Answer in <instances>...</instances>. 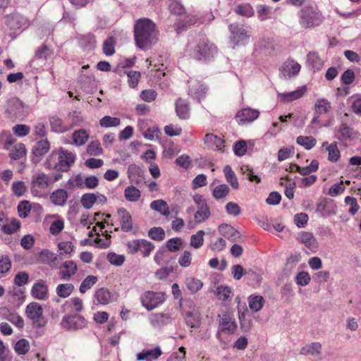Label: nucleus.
Returning <instances> with one entry per match:
<instances>
[{"instance_id":"2","label":"nucleus","mask_w":361,"mask_h":361,"mask_svg":"<svg viewBox=\"0 0 361 361\" xmlns=\"http://www.w3.org/2000/svg\"><path fill=\"white\" fill-rule=\"evenodd\" d=\"M134 37L136 45L146 50L156 44L159 38V30L156 24L149 18L138 19L134 26Z\"/></svg>"},{"instance_id":"26","label":"nucleus","mask_w":361,"mask_h":361,"mask_svg":"<svg viewBox=\"0 0 361 361\" xmlns=\"http://www.w3.org/2000/svg\"><path fill=\"white\" fill-rule=\"evenodd\" d=\"M298 240L303 243L308 249L314 250L317 248V242L312 233L302 232L298 237Z\"/></svg>"},{"instance_id":"37","label":"nucleus","mask_w":361,"mask_h":361,"mask_svg":"<svg viewBox=\"0 0 361 361\" xmlns=\"http://www.w3.org/2000/svg\"><path fill=\"white\" fill-rule=\"evenodd\" d=\"M152 209L155 210L165 216H168L170 214V210L167 203L163 200H154L150 204Z\"/></svg>"},{"instance_id":"19","label":"nucleus","mask_w":361,"mask_h":361,"mask_svg":"<svg viewBox=\"0 0 361 361\" xmlns=\"http://www.w3.org/2000/svg\"><path fill=\"white\" fill-rule=\"evenodd\" d=\"M204 140L207 147L213 150L223 151L225 147L224 140L221 137L212 133H207L204 136Z\"/></svg>"},{"instance_id":"30","label":"nucleus","mask_w":361,"mask_h":361,"mask_svg":"<svg viewBox=\"0 0 361 361\" xmlns=\"http://www.w3.org/2000/svg\"><path fill=\"white\" fill-rule=\"evenodd\" d=\"M307 63L313 71H319L323 66V61L317 52H310L308 54Z\"/></svg>"},{"instance_id":"28","label":"nucleus","mask_w":361,"mask_h":361,"mask_svg":"<svg viewBox=\"0 0 361 361\" xmlns=\"http://www.w3.org/2000/svg\"><path fill=\"white\" fill-rule=\"evenodd\" d=\"M68 199V192L64 189H58L50 195L51 203L57 206L63 205Z\"/></svg>"},{"instance_id":"40","label":"nucleus","mask_w":361,"mask_h":361,"mask_svg":"<svg viewBox=\"0 0 361 361\" xmlns=\"http://www.w3.org/2000/svg\"><path fill=\"white\" fill-rule=\"evenodd\" d=\"M3 311H5L7 312V314L6 315L5 318L11 322L13 324H14L16 327L21 329L24 327V321L23 319L16 314V312H11L8 311L7 309H4Z\"/></svg>"},{"instance_id":"39","label":"nucleus","mask_w":361,"mask_h":361,"mask_svg":"<svg viewBox=\"0 0 361 361\" xmlns=\"http://www.w3.org/2000/svg\"><path fill=\"white\" fill-rule=\"evenodd\" d=\"M126 199L129 202H137L141 197V192L135 186H128L124 191Z\"/></svg>"},{"instance_id":"33","label":"nucleus","mask_w":361,"mask_h":361,"mask_svg":"<svg viewBox=\"0 0 361 361\" xmlns=\"http://www.w3.org/2000/svg\"><path fill=\"white\" fill-rule=\"evenodd\" d=\"M224 173L226 180L228 183L233 189L238 190L239 188V183L235 172L229 165H226L224 168Z\"/></svg>"},{"instance_id":"8","label":"nucleus","mask_w":361,"mask_h":361,"mask_svg":"<svg viewBox=\"0 0 361 361\" xmlns=\"http://www.w3.org/2000/svg\"><path fill=\"white\" fill-rule=\"evenodd\" d=\"M193 200L197 204V211L195 213L194 219L197 224H201L209 218L211 215L210 209L206 200L202 195H195Z\"/></svg>"},{"instance_id":"52","label":"nucleus","mask_w":361,"mask_h":361,"mask_svg":"<svg viewBox=\"0 0 361 361\" xmlns=\"http://www.w3.org/2000/svg\"><path fill=\"white\" fill-rule=\"evenodd\" d=\"M185 285L192 293H195L202 288L203 283L197 279L190 277L186 279Z\"/></svg>"},{"instance_id":"23","label":"nucleus","mask_w":361,"mask_h":361,"mask_svg":"<svg viewBox=\"0 0 361 361\" xmlns=\"http://www.w3.org/2000/svg\"><path fill=\"white\" fill-rule=\"evenodd\" d=\"M300 65L293 61H286L282 66V72L285 76L293 77L296 75L300 71Z\"/></svg>"},{"instance_id":"64","label":"nucleus","mask_w":361,"mask_h":361,"mask_svg":"<svg viewBox=\"0 0 361 361\" xmlns=\"http://www.w3.org/2000/svg\"><path fill=\"white\" fill-rule=\"evenodd\" d=\"M13 133L18 137L27 135L30 132V126L25 124H17L13 127Z\"/></svg>"},{"instance_id":"12","label":"nucleus","mask_w":361,"mask_h":361,"mask_svg":"<svg viewBox=\"0 0 361 361\" xmlns=\"http://www.w3.org/2000/svg\"><path fill=\"white\" fill-rule=\"evenodd\" d=\"M51 131L56 133H63L73 128L72 123H67L58 116H52L49 118Z\"/></svg>"},{"instance_id":"22","label":"nucleus","mask_w":361,"mask_h":361,"mask_svg":"<svg viewBox=\"0 0 361 361\" xmlns=\"http://www.w3.org/2000/svg\"><path fill=\"white\" fill-rule=\"evenodd\" d=\"M59 275L62 279L68 280L73 276L77 269V265L73 261H66L61 267Z\"/></svg>"},{"instance_id":"15","label":"nucleus","mask_w":361,"mask_h":361,"mask_svg":"<svg viewBox=\"0 0 361 361\" xmlns=\"http://www.w3.org/2000/svg\"><path fill=\"white\" fill-rule=\"evenodd\" d=\"M48 286L46 281L39 279L35 283L31 289V295L34 298L44 300L48 298Z\"/></svg>"},{"instance_id":"43","label":"nucleus","mask_w":361,"mask_h":361,"mask_svg":"<svg viewBox=\"0 0 361 361\" xmlns=\"http://www.w3.org/2000/svg\"><path fill=\"white\" fill-rule=\"evenodd\" d=\"M95 298L99 304L106 305L111 300V294L108 289L100 288L96 291Z\"/></svg>"},{"instance_id":"49","label":"nucleus","mask_w":361,"mask_h":361,"mask_svg":"<svg viewBox=\"0 0 361 361\" xmlns=\"http://www.w3.org/2000/svg\"><path fill=\"white\" fill-rule=\"evenodd\" d=\"M183 244V241L180 238H172L166 242L167 250L172 252L178 251Z\"/></svg>"},{"instance_id":"63","label":"nucleus","mask_w":361,"mask_h":361,"mask_svg":"<svg viewBox=\"0 0 361 361\" xmlns=\"http://www.w3.org/2000/svg\"><path fill=\"white\" fill-rule=\"evenodd\" d=\"M154 249V245L152 243L147 240L141 239L140 251L142 254L143 257H148Z\"/></svg>"},{"instance_id":"62","label":"nucleus","mask_w":361,"mask_h":361,"mask_svg":"<svg viewBox=\"0 0 361 361\" xmlns=\"http://www.w3.org/2000/svg\"><path fill=\"white\" fill-rule=\"evenodd\" d=\"M30 350V345L27 340L20 339L15 345V350L19 355H25Z\"/></svg>"},{"instance_id":"42","label":"nucleus","mask_w":361,"mask_h":361,"mask_svg":"<svg viewBox=\"0 0 361 361\" xmlns=\"http://www.w3.org/2000/svg\"><path fill=\"white\" fill-rule=\"evenodd\" d=\"M331 109V103L326 99H319L314 104L315 112L319 115L327 113Z\"/></svg>"},{"instance_id":"3","label":"nucleus","mask_w":361,"mask_h":361,"mask_svg":"<svg viewBox=\"0 0 361 361\" xmlns=\"http://www.w3.org/2000/svg\"><path fill=\"white\" fill-rule=\"evenodd\" d=\"M298 23L302 29H314L319 27L324 21L322 12L316 6L308 5L298 12Z\"/></svg>"},{"instance_id":"47","label":"nucleus","mask_w":361,"mask_h":361,"mask_svg":"<svg viewBox=\"0 0 361 361\" xmlns=\"http://www.w3.org/2000/svg\"><path fill=\"white\" fill-rule=\"evenodd\" d=\"M231 288L228 286L221 285L216 288V295L218 298L221 300H229L231 299Z\"/></svg>"},{"instance_id":"29","label":"nucleus","mask_w":361,"mask_h":361,"mask_svg":"<svg viewBox=\"0 0 361 361\" xmlns=\"http://www.w3.org/2000/svg\"><path fill=\"white\" fill-rule=\"evenodd\" d=\"M300 354L304 355L319 356L322 354V344L314 342L303 346L300 350Z\"/></svg>"},{"instance_id":"20","label":"nucleus","mask_w":361,"mask_h":361,"mask_svg":"<svg viewBox=\"0 0 361 361\" xmlns=\"http://www.w3.org/2000/svg\"><path fill=\"white\" fill-rule=\"evenodd\" d=\"M307 90L306 86H302L295 91L288 93H279V98L284 103H290L294 100L301 98Z\"/></svg>"},{"instance_id":"16","label":"nucleus","mask_w":361,"mask_h":361,"mask_svg":"<svg viewBox=\"0 0 361 361\" xmlns=\"http://www.w3.org/2000/svg\"><path fill=\"white\" fill-rule=\"evenodd\" d=\"M116 215L121 229L124 232L131 231L133 230V219L130 214L125 208H120L117 210Z\"/></svg>"},{"instance_id":"61","label":"nucleus","mask_w":361,"mask_h":361,"mask_svg":"<svg viewBox=\"0 0 361 361\" xmlns=\"http://www.w3.org/2000/svg\"><path fill=\"white\" fill-rule=\"evenodd\" d=\"M102 152L101 144L97 140L91 142L87 147V152L91 156L99 155Z\"/></svg>"},{"instance_id":"41","label":"nucleus","mask_w":361,"mask_h":361,"mask_svg":"<svg viewBox=\"0 0 361 361\" xmlns=\"http://www.w3.org/2000/svg\"><path fill=\"white\" fill-rule=\"evenodd\" d=\"M89 138V134L84 129L75 130L73 133V143L75 145L80 146L85 144Z\"/></svg>"},{"instance_id":"45","label":"nucleus","mask_w":361,"mask_h":361,"mask_svg":"<svg viewBox=\"0 0 361 361\" xmlns=\"http://www.w3.org/2000/svg\"><path fill=\"white\" fill-rule=\"evenodd\" d=\"M296 142L307 150L313 148L317 144L316 139L312 136H298Z\"/></svg>"},{"instance_id":"4","label":"nucleus","mask_w":361,"mask_h":361,"mask_svg":"<svg viewBox=\"0 0 361 361\" xmlns=\"http://www.w3.org/2000/svg\"><path fill=\"white\" fill-rule=\"evenodd\" d=\"M61 175L48 176L44 173H37L32 178L31 191L35 195H41L42 192L54 182L59 180Z\"/></svg>"},{"instance_id":"38","label":"nucleus","mask_w":361,"mask_h":361,"mask_svg":"<svg viewBox=\"0 0 361 361\" xmlns=\"http://www.w3.org/2000/svg\"><path fill=\"white\" fill-rule=\"evenodd\" d=\"M219 231L228 239L232 240H235L240 237V233L236 231L233 226L228 224H221L219 226Z\"/></svg>"},{"instance_id":"51","label":"nucleus","mask_w":361,"mask_h":361,"mask_svg":"<svg viewBox=\"0 0 361 361\" xmlns=\"http://www.w3.org/2000/svg\"><path fill=\"white\" fill-rule=\"evenodd\" d=\"M204 231L202 230L198 231L195 234L192 235L190 237V246L198 249L203 245L204 243Z\"/></svg>"},{"instance_id":"13","label":"nucleus","mask_w":361,"mask_h":361,"mask_svg":"<svg viewBox=\"0 0 361 361\" xmlns=\"http://www.w3.org/2000/svg\"><path fill=\"white\" fill-rule=\"evenodd\" d=\"M75 156L68 151H60L59 160L57 162L56 171H68L75 161Z\"/></svg>"},{"instance_id":"14","label":"nucleus","mask_w":361,"mask_h":361,"mask_svg":"<svg viewBox=\"0 0 361 361\" xmlns=\"http://www.w3.org/2000/svg\"><path fill=\"white\" fill-rule=\"evenodd\" d=\"M228 27L231 32V37L235 41L236 44H245L246 43L250 35L245 28L237 24H230Z\"/></svg>"},{"instance_id":"34","label":"nucleus","mask_w":361,"mask_h":361,"mask_svg":"<svg viewBox=\"0 0 361 361\" xmlns=\"http://www.w3.org/2000/svg\"><path fill=\"white\" fill-rule=\"evenodd\" d=\"M50 149V143L47 140H42L33 146L32 152L36 157L45 154Z\"/></svg>"},{"instance_id":"31","label":"nucleus","mask_w":361,"mask_h":361,"mask_svg":"<svg viewBox=\"0 0 361 361\" xmlns=\"http://www.w3.org/2000/svg\"><path fill=\"white\" fill-rule=\"evenodd\" d=\"M186 324L191 328H198L200 326L201 317L197 311L188 312L185 315Z\"/></svg>"},{"instance_id":"11","label":"nucleus","mask_w":361,"mask_h":361,"mask_svg":"<svg viewBox=\"0 0 361 361\" xmlns=\"http://www.w3.org/2000/svg\"><path fill=\"white\" fill-rule=\"evenodd\" d=\"M219 325L221 331L229 334H233L237 329V324L228 312H223L219 314Z\"/></svg>"},{"instance_id":"17","label":"nucleus","mask_w":361,"mask_h":361,"mask_svg":"<svg viewBox=\"0 0 361 361\" xmlns=\"http://www.w3.org/2000/svg\"><path fill=\"white\" fill-rule=\"evenodd\" d=\"M259 112L258 110L244 108L237 113L235 118L239 123H245L246 122H252L259 117Z\"/></svg>"},{"instance_id":"50","label":"nucleus","mask_w":361,"mask_h":361,"mask_svg":"<svg viewBox=\"0 0 361 361\" xmlns=\"http://www.w3.org/2000/svg\"><path fill=\"white\" fill-rule=\"evenodd\" d=\"M98 281L95 276H87L81 283L79 290L81 293H85L87 290L90 289Z\"/></svg>"},{"instance_id":"57","label":"nucleus","mask_w":361,"mask_h":361,"mask_svg":"<svg viewBox=\"0 0 361 361\" xmlns=\"http://www.w3.org/2000/svg\"><path fill=\"white\" fill-rule=\"evenodd\" d=\"M80 44L87 49H92L95 47L96 39L94 35L88 34L84 35L80 39Z\"/></svg>"},{"instance_id":"36","label":"nucleus","mask_w":361,"mask_h":361,"mask_svg":"<svg viewBox=\"0 0 361 361\" xmlns=\"http://www.w3.org/2000/svg\"><path fill=\"white\" fill-rule=\"evenodd\" d=\"M351 135L352 129L346 123H342L335 130V137L341 141L349 140Z\"/></svg>"},{"instance_id":"32","label":"nucleus","mask_w":361,"mask_h":361,"mask_svg":"<svg viewBox=\"0 0 361 361\" xmlns=\"http://www.w3.org/2000/svg\"><path fill=\"white\" fill-rule=\"evenodd\" d=\"M16 141V139L10 131L3 130L0 133V148L9 149V147L13 145Z\"/></svg>"},{"instance_id":"6","label":"nucleus","mask_w":361,"mask_h":361,"mask_svg":"<svg viewBox=\"0 0 361 361\" xmlns=\"http://www.w3.org/2000/svg\"><path fill=\"white\" fill-rule=\"evenodd\" d=\"M26 316L32 322L33 326L42 328L46 326L47 320L43 315V308L36 302L28 304L25 309Z\"/></svg>"},{"instance_id":"59","label":"nucleus","mask_w":361,"mask_h":361,"mask_svg":"<svg viewBox=\"0 0 361 361\" xmlns=\"http://www.w3.org/2000/svg\"><path fill=\"white\" fill-rule=\"evenodd\" d=\"M97 201V196L94 193H86L82 196L81 204L85 209H90Z\"/></svg>"},{"instance_id":"27","label":"nucleus","mask_w":361,"mask_h":361,"mask_svg":"<svg viewBox=\"0 0 361 361\" xmlns=\"http://www.w3.org/2000/svg\"><path fill=\"white\" fill-rule=\"evenodd\" d=\"M9 157L13 160H18L25 156L27 150L23 143H17L9 147Z\"/></svg>"},{"instance_id":"46","label":"nucleus","mask_w":361,"mask_h":361,"mask_svg":"<svg viewBox=\"0 0 361 361\" xmlns=\"http://www.w3.org/2000/svg\"><path fill=\"white\" fill-rule=\"evenodd\" d=\"M230 192V188L226 184H220L216 186L212 190V196L216 200L226 197Z\"/></svg>"},{"instance_id":"56","label":"nucleus","mask_w":361,"mask_h":361,"mask_svg":"<svg viewBox=\"0 0 361 361\" xmlns=\"http://www.w3.org/2000/svg\"><path fill=\"white\" fill-rule=\"evenodd\" d=\"M20 228V222L13 219L9 224H4L2 226V231L6 234H13Z\"/></svg>"},{"instance_id":"35","label":"nucleus","mask_w":361,"mask_h":361,"mask_svg":"<svg viewBox=\"0 0 361 361\" xmlns=\"http://www.w3.org/2000/svg\"><path fill=\"white\" fill-rule=\"evenodd\" d=\"M265 300L261 295H251L248 298L249 307L253 312H257L260 311L264 305Z\"/></svg>"},{"instance_id":"48","label":"nucleus","mask_w":361,"mask_h":361,"mask_svg":"<svg viewBox=\"0 0 361 361\" xmlns=\"http://www.w3.org/2000/svg\"><path fill=\"white\" fill-rule=\"evenodd\" d=\"M121 123V120L116 117L105 116L99 120V125L102 128L116 127Z\"/></svg>"},{"instance_id":"21","label":"nucleus","mask_w":361,"mask_h":361,"mask_svg":"<svg viewBox=\"0 0 361 361\" xmlns=\"http://www.w3.org/2000/svg\"><path fill=\"white\" fill-rule=\"evenodd\" d=\"M162 354L161 348L157 346L154 349L144 350L137 354V360L139 361H153L157 360Z\"/></svg>"},{"instance_id":"24","label":"nucleus","mask_w":361,"mask_h":361,"mask_svg":"<svg viewBox=\"0 0 361 361\" xmlns=\"http://www.w3.org/2000/svg\"><path fill=\"white\" fill-rule=\"evenodd\" d=\"M326 147V150L328 152V160L331 162H336L341 158V152L338 148L337 143L336 142L329 144L328 142H324L322 144V147Z\"/></svg>"},{"instance_id":"1","label":"nucleus","mask_w":361,"mask_h":361,"mask_svg":"<svg viewBox=\"0 0 361 361\" xmlns=\"http://www.w3.org/2000/svg\"><path fill=\"white\" fill-rule=\"evenodd\" d=\"M185 51L190 58L205 61L214 57L217 54L218 49L205 35L198 34L188 40Z\"/></svg>"},{"instance_id":"7","label":"nucleus","mask_w":361,"mask_h":361,"mask_svg":"<svg viewBox=\"0 0 361 361\" xmlns=\"http://www.w3.org/2000/svg\"><path fill=\"white\" fill-rule=\"evenodd\" d=\"M166 298V295L163 292L147 290L141 295L140 301L142 306L150 311L163 304Z\"/></svg>"},{"instance_id":"60","label":"nucleus","mask_w":361,"mask_h":361,"mask_svg":"<svg viewBox=\"0 0 361 361\" xmlns=\"http://www.w3.org/2000/svg\"><path fill=\"white\" fill-rule=\"evenodd\" d=\"M127 76L129 86L132 88L136 87L141 77L140 72L130 71L128 72Z\"/></svg>"},{"instance_id":"10","label":"nucleus","mask_w":361,"mask_h":361,"mask_svg":"<svg viewBox=\"0 0 361 361\" xmlns=\"http://www.w3.org/2000/svg\"><path fill=\"white\" fill-rule=\"evenodd\" d=\"M188 94L199 101L206 94L207 87L202 82L195 78H190L188 82Z\"/></svg>"},{"instance_id":"18","label":"nucleus","mask_w":361,"mask_h":361,"mask_svg":"<svg viewBox=\"0 0 361 361\" xmlns=\"http://www.w3.org/2000/svg\"><path fill=\"white\" fill-rule=\"evenodd\" d=\"M37 261L39 263L48 264L53 269L57 268L59 264L56 255L48 250H43L39 252Z\"/></svg>"},{"instance_id":"53","label":"nucleus","mask_w":361,"mask_h":361,"mask_svg":"<svg viewBox=\"0 0 361 361\" xmlns=\"http://www.w3.org/2000/svg\"><path fill=\"white\" fill-rule=\"evenodd\" d=\"M148 236L156 241H161L165 238V231L161 227H153L148 231Z\"/></svg>"},{"instance_id":"54","label":"nucleus","mask_w":361,"mask_h":361,"mask_svg":"<svg viewBox=\"0 0 361 361\" xmlns=\"http://www.w3.org/2000/svg\"><path fill=\"white\" fill-rule=\"evenodd\" d=\"M74 286L71 283L59 284L56 288V293L59 297L67 298L73 292Z\"/></svg>"},{"instance_id":"58","label":"nucleus","mask_w":361,"mask_h":361,"mask_svg":"<svg viewBox=\"0 0 361 361\" xmlns=\"http://www.w3.org/2000/svg\"><path fill=\"white\" fill-rule=\"evenodd\" d=\"M31 204L29 201H21L18 205V213L20 217L26 218L31 211Z\"/></svg>"},{"instance_id":"5","label":"nucleus","mask_w":361,"mask_h":361,"mask_svg":"<svg viewBox=\"0 0 361 361\" xmlns=\"http://www.w3.org/2000/svg\"><path fill=\"white\" fill-rule=\"evenodd\" d=\"M5 114L13 121L23 120L27 115L26 106L18 98L13 97L5 105Z\"/></svg>"},{"instance_id":"9","label":"nucleus","mask_w":361,"mask_h":361,"mask_svg":"<svg viewBox=\"0 0 361 361\" xmlns=\"http://www.w3.org/2000/svg\"><path fill=\"white\" fill-rule=\"evenodd\" d=\"M87 324L85 319L79 314L65 315L61 322L63 329L67 330H78L84 328Z\"/></svg>"},{"instance_id":"44","label":"nucleus","mask_w":361,"mask_h":361,"mask_svg":"<svg viewBox=\"0 0 361 361\" xmlns=\"http://www.w3.org/2000/svg\"><path fill=\"white\" fill-rule=\"evenodd\" d=\"M128 173L129 178L135 183H138L142 176L141 169L135 164L129 166Z\"/></svg>"},{"instance_id":"55","label":"nucleus","mask_w":361,"mask_h":361,"mask_svg":"<svg viewBox=\"0 0 361 361\" xmlns=\"http://www.w3.org/2000/svg\"><path fill=\"white\" fill-rule=\"evenodd\" d=\"M116 39L114 37H109L103 44V51L106 56H111L115 53Z\"/></svg>"},{"instance_id":"25","label":"nucleus","mask_w":361,"mask_h":361,"mask_svg":"<svg viewBox=\"0 0 361 361\" xmlns=\"http://www.w3.org/2000/svg\"><path fill=\"white\" fill-rule=\"evenodd\" d=\"M189 103L183 99H178L176 102V112L180 119H188L189 118Z\"/></svg>"}]
</instances>
